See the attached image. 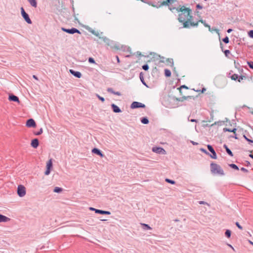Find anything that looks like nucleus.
<instances>
[{"label":"nucleus","instance_id":"nucleus-31","mask_svg":"<svg viewBox=\"0 0 253 253\" xmlns=\"http://www.w3.org/2000/svg\"><path fill=\"white\" fill-rule=\"evenodd\" d=\"M228 166H229V167H230V168H231L232 169H236V170L239 169L238 167L234 164H229Z\"/></svg>","mask_w":253,"mask_h":253},{"label":"nucleus","instance_id":"nucleus-32","mask_svg":"<svg viewBox=\"0 0 253 253\" xmlns=\"http://www.w3.org/2000/svg\"><path fill=\"white\" fill-rule=\"evenodd\" d=\"M239 77V76L236 74H232L231 76H230V78L232 80H234V81H236L237 80L238 78Z\"/></svg>","mask_w":253,"mask_h":253},{"label":"nucleus","instance_id":"nucleus-10","mask_svg":"<svg viewBox=\"0 0 253 253\" xmlns=\"http://www.w3.org/2000/svg\"><path fill=\"white\" fill-rule=\"evenodd\" d=\"M177 10L178 11H180L182 13L185 12L187 13V16L189 15V14L191 12V10L189 8H186L184 6H182L180 7L179 8H177Z\"/></svg>","mask_w":253,"mask_h":253},{"label":"nucleus","instance_id":"nucleus-40","mask_svg":"<svg viewBox=\"0 0 253 253\" xmlns=\"http://www.w3.org/2000/svg\"><path fill=\"white\" fill-rule=\"evenodd\" d=\"M248 36H249V37L253 39V30H251L249 31L248 33Z\"/></svg>","mask_w":253,"mask_h":253},{"label":"nucleus","instance_id":"nucleus-62","mask_svg":"<svg viewBox=\"0 0 253 253\" xmlns=\"http://www.w3.org/2000/svg\"><path fill=\"white\" fill-rule=\"evenodd\" d=\"M233 74V71H230L228 73V75H227V77L228 78H230V76Z\"/></svg>","mask_w":253,"mask_h":253},{"label":"nucleus","instance_id":"nucleus-28","mask_svg":"<svg viewBox=\"0 0 253 253\" xmlns=\"http://www.w3.org/2000/svg\"><path fill=\"white\" fill-rule=\"evenodd\" d=\"M165 75L166 77H169L171 76V72L169 70L165 69Z\"/></svg>","mask_w":253,"mask_h":253},{"label":"nucleus","instance_id":"nucleus-58","mask_svg":"<svg viewBox=\"0 0 253 253\" xmlns=\"http://www.w3.org/2000/svg\"><path fill=\"white\" fill-rule=\"evenodd\" d=\"M135 54H136V56L137 57L142 56L141 53L139 51H137Z\"/></svg>","mask_w":253,"mask_h":253},{"label":"nucleus","instance_id":"nucleus-33","mask_svg":"<svg viewBox=\"0 0 253 253\" xmlns=\"http://www.w3.org/2000/svg\"><path fill=\"white\" fill-rule=\"evenodd\" d=\"M167 64L169 65V64H170L171 66H173V59L172 58H168L167 60Z\"/></svg>","mask_w":253,"mask_h":253},{"label":"nucleus","instance_id":"nucleus-38","mask_svg":"<svg viewBox=\"0 0 253 253\" xmlns=\"http://www.w3.org/2000/svg\"><path fill=\"white\" fill-rule=\"evenodd\" d=\"M222 41L225 43H228L229 42V38L227 36H226L225 38H224L223 39H222Z\"/></svg>","mask_w":253,"mask_h":253},{"label":"nucleus","instance_id":"nucleus-44","mask_svg":"<svg viewBox=\"0 0 253 253\" xmlns=\"http://www.w3.org/2000/svg\"><path fill=\"white\" fill-rule=\"evenodd\" d=\"M243 137L249 143H253V140L248 138L245 135H244Z\"/></svg>","mask_w":253,"mask_h":253},{"label":"nucleus","instance_id":"nucleus-56","mask_svg":"<svg viewBox=\"0 0 253 253\" xmlns=\"http://www.w3.org/2000/svg\"><path fill=\"white\" fill-rule=\"evenodd\" d=\"M196 8L198 9H201L203 8V6L200 4H197L196 5Z\"/></svg>","mask_w":253,"mask_h":253},{"label":"nucleus","instance_id":"nucleus-16","mask_svg":"<svg viewBox=\"0 0 253 253\" xmlns=\"http://www.w3.org/2000/svg\"><path fill=\"white\" fill-rule=\"evenodd\" d=\"M31 145L34 148H37L39 145V141L38 138H34L31 141Z\"/></svg>","mask_w":253,"mask_h":253},{"label":"nucleus","instance_id":"nucleus-13","mask_svg":"<svg viewBox=\"0 0 253 253\" xmlns=\"http://www.w3.org/2000/svg\"><path fill=\"white\" fill-rule=\"evenodd\" d=\"M8 99L10 101H13V102H18V103L20 102L19 98L17 96H16L13 94H10L9 95Z\"/></svg>","mask_w":253,"mask_h":253},{"label":"nucleus","instance_id":"nucleus-53","mask_svg":"<svg viewBox=\"0 0 253 253\" xmlns=\"http://www.w3.org/2000/svg\"><path fill=\"white\" fill-rule=\"evenodd\" d=\"M188 121L191 122H195V123L198 122V120L196 119H189V117H188Z\"/></svg>","mask_w":253,"mask_h":253},{"label":"nucleus","instance_id":"nucleus-14","mask_svg":"<svg viewBox=\"0 0 253 253\" xmlns=\"http://www.w3.org/2000/svg\"><path fill=\"white\" fill-rule=\"evenodd\" d=\"M101 39L108 46H112V44H113V41L110 40L108 38L105 36L102 37Z\"/></svg>","mask_w":253,"mask_h":253},{"label":"nucleus","instance_id":"nucleus-37","mask_svg":"<svg viewBox=\"0 0 253 253\" xmlns=\"http://www.w3.org/2000/svg\"><path fill=\"white\" fill-rule=\"evenodd\" d=\"M199 22L197 21V22L195 23L194 22H192L191 20H190L189 21V26H197L198 25V23Z\"/></svg>","mask_w":253,"mask_h":253},{"label":"nucleus","instance_id":"nucleus-21","mask_svg":"<svg viewBox=\"0 0 253 253\" xmlns=\"http://www.w3.org/2000/svg\"><path fill=\"white\" fill-rule=\"evenodd\" d=\"M223 147L226 150V152H227V153L230 156L232 157L233 156V153L232 152V151H231V150L228 147V146L226 145V144H224L223 145Z\"/></svg>","mask_w":253,"mask_h":253},{"label":"nucleus","instance_id":"nucleus-7","mask_svg":"<svg viewBox=\"0 0 253 253\" xmlns=\"http://www.w3.org/2000/svg\"><path fill=\"white\" fill-rule=\"evenodd\" d=\"M145 107V105L144 104L136 101L133 102L130 105V108L131 109H136L139 108H144Z\"/></svg>","mask_w":253,"mask_h":253},{"label":"nucleus","instance_id":"nucleus-57","mask_svg":"<svg viewBox=\"0 0 253 253\" xmlns=\"http://www.w3.org/2000/svg\"><path fill=\"white\" fill-rule=\"evenodd\" d=\"M221 123H222V122H215L214 123H213V124H212V125H211V126H213L216 125H217V124H218V125H220L221 124Z\"/></svg>","mask_w":253,"mask_h":253},{"label":"nucleus","instance_id":"nucleus-52","mask_svg":"<svg viewBox=\"0 0 253 253\" xmlns=\"http://www.w3.org/2000/svg\"><path fill=\"white\" fill-rule=\"evenodd\" d=\"M223 130L224 132L228 131V132H232V129L226 128V127L224 128Z\"/></svg>","mask_w":253,"mask_h":253},{"label":"nucleus","instance_id":"nucleus-18","mask_svg":"<svg viewBox=\"0 0 253 253\" xmlns=\"http://www.w3.org/2000/svg\"><path fill=\"white\" fill-rule=\"evenodd\" d=\"M191 98L194 99V97L193 96H189V95L187 96H183L182 97H180V98H176V100L178 101L183 102L185 100H187L188 99H191Z\"/></svg>","mask_w":253,"mask_h":253},{"label":"nucleus","instance_id":"nucleus-23","mask_svg":"<svg viewBox=\"0 0 253 253\" xmlns=\"http://www.w3.org/2000/svg\"><path fill=\"white\" fill-rule=\"evenodd\" d=\"M53 165H52V160L50 159L47 163L46 168V169H50L52 168Z\"/></svg>","mask_w":253,"mask_h":253},{"label":"nucleus","instance_id":"nucleus-6","mask_svg":"<svg viewBox=\"0 0 253 253\" xmlns=\"http://www.w3.org/2000/svg\"><path fill=\"white\" fill-rule=\"evenodd\" d=\"M171 0H167L166 1H164L163 2H158L156 5L154 4L153 2H148V4L150 5L153 6V7L159 8L163 5H169V3H170Z\"/></svg>","mask_w":253,"mask_h":253},{"label":"nucleus","instance_id":"nucleus-51","mask_svg":"<svg viewBox=\"0 0 253 253\" xmlns=\"http://www.w3.org/2000/svg\"><path fill=\"white\" fill-rule=\"evenodd\" d=\"M236 225L238 227V228L241 230L243 229L242 226L239 224L238 222H236L235 223Z\"/></svg>","mask_w":253,"mask_h":253},{"label":"nucleus","instance_id":"nucleus-22","mask_svg":"<svg viewBox=\"0 0 253 253\" xmlns=\"http://www.w3.org/2000/svg\"><path fill=\"white\" fill-rule=\"evenodd\" d=\"M140 121L142 124L145 125L148 124L149 122L148 119L146 117L141 118Z\"/></svg>","mask_w":253,"mask_h":253},{"label":"nucleus","instance_id":"nucleus-15","mask_svg":"<svg viewBox=\"0 0 253 253\" xmlns=\"http://www.w3.org/2000/svg\"><path fill=\"white\" fill-rule=\"evenodd\" d=\"M70 73L77 78H80L82 77V74L79 71H76L72 69L69 70Z\"/></svg>","mask_w":253,"mask_h":253},{"label":"nucleus","instance_id":"nucleus-49","mask_svg":"<svg viewBox=\"0 0 253 253\" xmlns=\"http://www.w3.org/2000/svg\"><path fill=\"white\" fill-rule=\"evenodd\" d=\"M223 52L224 53L226 57H227L228 56L229 54H230V50L228 49H226Z\"/></svg>","mask_w":253,"mask_h":253},{"label":"nucleus","instance_id":"nucleus-48","mask_svg":"<svg viewBox=\"0 0 253 253\" xmlns=\"http://www.w3.org/2000/svg\"><path fill=\"white\" fill-rule=\"evenodd\" d=\"M248 64L250 68L253 69V61L248 62Z\"/></svg>","mask_w":253,"mask_h":253},{"label":"nucleus","instance_id":"nucleus-35","mask_svg":"<svg viewBox=\"0 0 253 253\" xmlns=\"http://www.w3.org/2000/svg\"><path fill=\"white\" fill-rule=\"evenodd\" d=\"M122 49L124 51H127L129 52V53H131V49L129 47L124 46L122 47Z\"/></svg>","mask_w":253,"mask_h":253},{"label":"nucleus","instance_id":"nucleus-34","mask_svg":"<svg viewBox=\"0 0 253 253\" xmlns=\"http://www.w3.org/2000/svg\"><path fill=\"white\" fill-rule=\"evenodd\" d=\"M42 132H43L42 128H41L39 130V131L34 132V133L35 135H40L42 134Z\"/></svg>","mask_w":253,"mask_h":253},{"label":"nucleus","instance_id":"nucleus-12","mask_svg":"<svg viewBox=\"0 0 253 253\" xmlns=\"http://www.w3.org/2000/svg\"><path fill=\"white\" fill-rule=\"evenodd\" d=\"M92 153L99 156L100 157L103 158L105 156L102 152L97 148H94L92 149Z\"/></svg>","mask_w":253,"mask_h":253},{"label":"nucleus","instance_id":"nucleus-1","mask_svg":"<svg viewBox=\"0 0 253 253\" xmlns=\"http://www.w3.org/2000/svg\"><path fill=\"white\" fill-rule=\"evenodd\" d=\"M192 16L189 14L187 16V13H182L178 16V20L179 22L182 23L183 24V28H189V21L192 20Z\"/></svg>","mask_w":253,"mask_h":253},{"label":"nucleus","instance_id":"nucleus-59","mask_svg":"<svg viewBox=\"0 0 253 253\" xmlns=\"http://www.w3.org/2000/svg\"><path fill=\"white\" fill-rule=\"evenodd\" d=\"M241 170L245 172H248V170L244 168H241Z\"/></svg>","mask_w":253,"mask_h":253},{"label":"nucleus","instance_id":"nucleus-41","mask_svg":"<svg viewBox=\"0 0 253 253\" xmlns=\"http://www.w3.org/2000/svg\"><path fill=\"white\" fill-rule=\"evenodd\" d=\"M88 62L90 63H93V64H95V61L94 60V59L92 58V57H89L88 58Z\"/></svg>","mask_w":253,"mask_h":253},{"label":"nucleus","instance_id":"nucleus-42","mask_svg":"<svg viewBox=\"0 0 253 253\" xmlns=\"http://www.w3.org/2000/svg\"><path fill=\"white\" fill-rule=\"evenodd\" d=\"M245 77L244 76H243V75H241V76H239V77L237 79L238 81L239 82H241V81L244 79V78H245Z\"/></svg>","mask_w":253,"mask_h":253},{"label":"nucleus","instance_id":"nucleus-61","mask_svg":"<svg viewBox=\"0 0 253 253\" xmlns=\"http://www.w3.org/2000/svg\"><path fill=\"white\" fill-rule=\"evenodd\" d=\"M206 90V88L205 87H203L202 90H197L196 91H201L202 93H204Z\"/></svg>","mask_w":253,"mask_h":253},{"label":"nucleus","instance_id":"nucleus-30","mask_svg":"<svg viewBox=\"0 0 253 253\" xmlns=\"http://www.w3.org/2000/svg\"><path fill=\"white\" fill-rule=\"evenodd\" d=\"M231 231L229 229H227L225 232V236L227 238H229L231 237Z\"/></svg>","mask_w":253,"mask_h":253},{"label":"nucleus","instance_id":"nucleus-27","mask_svg":"<svg viewBox=\"0 0 253 253\" xmlns=\"http://www.w3.org/2000/svg\"><path fill=\"white\" fill-rule=\"evenodd\" d=\"M143 229L144 230H150L151 229V228L150 227V226L148 225V224H145V223H141Z\"/></svg>","mask_w":253,"mask_h":253},{"label":"nucleus","instance_id":"nucleus-11","mask_svg":"<svg viewBox=\"0 0 253 253\" xmlns=\"http://www.w3.org/2000/svg\"><path fill=\"white\" fill-rule=\"evenodd\" d=\"M153 152L158 154H165L166 151L162 147H153L152 149Z\"/></svg>","mask_w":253,"mask_h":253},{"label":"nucleus","instance_id":"nucleus-64","mask_svg":"<svg viewBox=\"0 0 253 253\" xmlns=\"http://www.w3.org/2000/svg\"><path fill=\"white\" fill-rule=\"evenodd\" d=\"M245 163H246V164H245L246 166H249L250 165V163L249 161H246L245 162Z\"/></svg>","mask_w":253,"mask_h":253},{"label":"nucleus","instance_id":"nucleus-63","mask_svg":"<svg viewBox=\"0 0 253 253\" xmlns=\"http://www.w3.org/2000/svg\"><path fill=\"white\" fill-rule=\"evenodd\" d=\"M114 94H115V95H118V96H121V92H119V91H114Z\"/></svg>","mask_w":253,"mask_h":253},{"label":"nucleus","instance_id":"nucleus-47","mask_svg":"<svg viewBox=\"0 0 253 253\" xmlns=\"http://www.w3.org/2000/svg\"><path fill=\"white\" fill-rule=\"evenodd\" d=\"M198 22H201L202 24H203V25H204L205 27L207 26L208 24L206 23L205 20L201 19V20H199L198 21Z\"/></svg>","mask_w":253,"mask_h":253},{"label":"nucleus","instance_id":"nucleus-3","mask_svg":"<svg viewBox=\"0 0 253 253\" xmlns=\"http://www.w3.org/2000/svg\"><path fill=\"white\" fill-rule=\"evenodd\" d=\"M20 9H21V15H22V17L23 18V19L25 20V21L28 24H32V20L30 18L29 14L25 12L24 8L23 7H21Z\"/></svg>","mask_w":253,"mask_h":253},{"label":"nucleus","instance_id":"nucleus-45","mask_svg":"<svg viewBox=\"0 0 253 253\" xmlns=\"http://www.w3.org/2000/svg\"><path fill=\"white\" fill-rule=\"evenodd\" d=\"M200 151L204 153H205L206 154L209 155H210V153L204 148H200Z\"/></svg>","mask_w":253,"mask_h":253},{"label":"nucleus","instance_id":"nucleus-39","mask_svg":"<svg viewBox=\"0 0 253 253\" xmlns=\"http://www.w3.org/2000/svg\"><path fill=\"white\" fill-rule=\"evenodd\" d=\"M142 69L145 71H148L149 69V66L148 64H145L142 66Z\"/></svg>","mask_w":253,"mask_h":253},{"label":"nucleus","instance_id":"nucleus-60","mask_svg":"<svg viewBox=\"0 0 253 253\" xmlns=\"http://www.w3.org/2000/svg\"><path fill=\"white\" fill-rule=\"evenodd\" d=\"M96 37H98L99 39H101V37L100 36V34L98 32H95V34H94Z\"/></svg>","mask_w":253,"mask_h":253},{"label":"nucleus","instance_id":"nucleus-43","mask_svg":"<svg viewBox=\"0 0 253 253\" xmlns=\"http://www.w3.org/2000/svg\"><path fill=\"white\" fill-rule=\"evenodd\" d=\"M97 98L102 102H104L105 101V99L104 97L100 96L98 94H96Z\"/></svg>","mask_w":253,"mask_h":253},{"label":"nucleus","instance_id":"nucleus-46","mask_svg":"<svg viewBox=\"0 0 253 253\" xmlns=\"http://www.w3.org/2000/svg\"><path fill=\"white\" fill-rule=\"evenodd\" d=\"M107 90L109 93H112V94L114 93V91H115L113 90V89L112 88L109 87V88H107Z\"/></svg>","mask_w":253,"mask_h":253},{"label":"nucleus","instance_id":"nucleus-26","mask_svg":"<svg viewBox=\"0 0 253 253\" xmlns=\"http://www.w3.org/2000/svg\"><path fill=\"white\" fill-rule=\"evenodd\" d=\"M63 190L62 188L55 187L53 189V192L57 193H60Z\"/></svg>","mask_w":253,"mask_h":253},{"label":"nucleus","instance_id":"nucleus-19","mask_svg":"<svg viewBox=\"0 0 253 253\" xmlns=\"http://www.w3.org/2000/svg\"><path fill=\"white\" fill-rule=\"evenodd\" d=\"M95 213L101 214H106V215H110L111 214L110 211H103L101 210H95Z\"/></svg>","mask_w":253,"mask_h":253},{"label":"nucleus","instance_id":"nucleus-4","mask_svg":"<svg viewBox=\"0 0 253 253\" xmlns=\"http://www.w3.org/2000/svg\"><path fill=\"white\" fill-rule=\"evenodd\" d=\"M61 30L70 34H74L75 33H78L79 34H81V32L78 29L74 27L71 29H66L65 28L62 27Z\"/></svg>","mask_w":253,"mask_h":253},{"label":"nucleus","instance_id":"nucleus-36","mask_svg":"<svg viewBox=\"0 0 253 253\" xmlns=\"http://www.w3.org/2000/svg\"><path fill=\"white\" fill-rule=\"evenodd\" d=\"M165 181L167 182L170 183L171 184H174L175 183V181H174L173 180H171V179H169V178H166L165 179Z\"/></svg>","mask_w":253,"mask_h":253},{"label":"nucleus","instance_id":"nucleus-54","mask_svg":"<svg viewBox=\"0 0 253 253\" xmlns=\"http://www.w3.org/2000/svg\"><path fill=\"white\" fill-rule=\"evenodd\" d=\"M88 31L91 33V34H92L93 35L95 34V31H94V30H93L92 29H91V28H89L88 29Z\"/></svg>","mask_w":253,"mask_h":253},{"label":"nucleus","instance_id":"nucleus-5","mask_svg":"<svg viewBox=\"0 0 253 253\" xmlns=\"http://www.w3.org/2000/svg\"><path fill=\"white\" fill-rule=\"evenodd\" d=\"M17 194L20 197H23L26 194V188L22 185H19L17 188Z\"/></svg>","mask_w":253,"mask_h":253},{"label":"nucleus","instance_id":"nucleus-8","mask_svg":"<svg viewBox=\"0 0 253 253\" xmlns=\"http://www.w3.org/2000/svg\"><path fill=\"white\" fill-rule=\"evenodd\" d=\"M207 147L209 151L211 153V154H210L209 156L212 159H216L217 158L216 154L212 146L211 145H208Z\"/></svg>","mask_w":253,"mask_h":253},{"label":"nucleus","instance_id":"nucleus-17","mask_svg":"<svg viewBox=\"0 0 253 253\" xmlns=\"http://www.w3.org/2000/svg\"><path fill=\"white\" fill-rule=\"evenodd\" d=\"M111 108L113 110V111L114 113H118L122 112V110H121V109L116 104L113 103L111 104Z\"/></svg>","mask_w":253,"mask_h":253},{"label":"nucleus","instance_id":"nucleus-24","mask_svg":"<svg viewBox=\"0 0 253 253\" xmlns=\"http://www.w3.org/2000/svg\"><path fill=\"white\" fill-rule=\"evenodd\" d=\"M28 2L30 3V4L34 7H36L37 6V2L36 0H27Z\"/></svg>","mask_w":253,"mask_h":253},{"label":"nucleus","instance_id":"nucleus-29","mask_svg":"<svg viewBox=\"0 0 253 253\" xmlns=\"http://www.w3.org/2000/svg\"><path fill=\"white\" fill-rule=\"evenodd\" d=\"M182 88H185V89H188V87L187 86H186L185 85H181L179 87L177 88V89H178L179 90V93L181 95H182V92L181 90Z\"/></svg>","mask_w":253,"mask_h":253},{"label":"nucleus","instance_id":"nucleus-50","mask_svg":"<svg viewBox=\"0 0 253 253\" xmlns=\"http://www.w3.org/2000/svg\"><path fill=\"white\" fill-rule=\"evenodd\" d=\"M50 169H46V170L44 172V174L46 175L49 174V173H50Z\"/></svg>","mask_w":253,"mask_h":253},{"label":"nucleus","instance_id":"nucleus-20","mask_svg":"<svg viewBox=\"0 0 253 253\" xmlns=\"http://www.w3.org/2000/svg\"><path fill=\"white\" fill-rule=\"evenodd\" d=\"M10 219L8 217L0 214V222H6L9 221Z\"/></svg>","mask_w":253,"mask_h":253},{"label":"nucleus","instance_id":"nucleus-25","mask_svg":"<svg viewBox=\"0 0 253 253\" xmlns=\"http://www.w3.org/2000/svg\"><path fill=\"white\" fill-rule=\"evenodd\" d=\"M139 78H140V79L142 82V83L144 85H145L147 87H148V85H147V84H146V83L144 81V77H143V73L142 72H141L139 74Z\"/></svg>","mask_w":253,"mask_h":253},{"label":"nucleus","instance_id":"nucleus-9","mask_svg":"<svg viewBox=\"0 0 253 253\" xmlns=\"http://www.w3.org/2000/svg\"><path fill=\"white\" fill-rule=\"evenodd\" d=\"M26 125L28 127H35L36 123L34 119H29L27 121Z\"/></svg>","mask_w":253,"mask_h":253},{"label":"nucleus","instance_id":"nucleus-2","mask_svg":"<svg viewBox=\"0 0 253 253\" xmlns=\"http://www.w3.org/2000/svg\"><path fill=\"white\" fill-rule=\"evenodd\" d=\"M211 171L213 174L224 175L225 174L222 168L218 164L212 162L210 165Z\"/></svg>","mask_w":253,"mask_h":253},{"label":"nucleus","instance_id":"nucleus-55","mask_svg":"<svg viewBox=\"0 0 253 253\" xmlns=\"http://www.w3.org/2000/svg\"><path fill=\"white\" fill-rule=\"evenodd\" d=\"M198 203L200 205H208L207 202L203 201H198Z\"/></svg>","mask_w":253,"mask_h":253}]
</instances>
